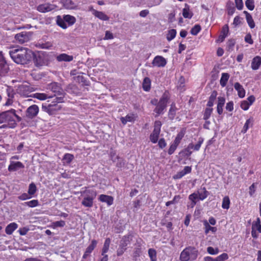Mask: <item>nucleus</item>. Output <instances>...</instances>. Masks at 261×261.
I'll return each mask as SVG.
<instances>
[{
	"label": "nucleus",
	"mask_w": 261,
	"mask_h": 261,
	"mask_svg": "<svg viewBox=\"0 0 261 261\" xmlns=\"http://www.w3.org/2000/svg\"><path fill=\"white\" fill-rule=\"evenodd\" d=\"M166 64V60L161 56H157L155 57L152 62V65L153 67H163L165 66Z\"/></svg>",
	"instance_id": "4468645a"
},
{
	"label": "nucleus",
	"mask_w": 261,
	"mask_h": 261,
	"mask_svg": "<svg viewBox=\"0 0 261 261\" xmlns=\"http://www.w3.org/2000/svg\"><path fill=\"white\" fill-rule=\"evenodd\" d=\"M162 125V122L159 120L154 122L153 130L149 136L150 140L152 143H156L158 142Z\"/></svg>",
	"instance_id": "0eeeda50"
},
{
	"label": "nucleus",
	"mask_w": 261,
	"mask_h": 261,
	"mask_svg": "<svg viewBox=\"0 0 261 261\" xmlns=\"http://www.w3.org/2000/svg\"><path fill=\"white\" fill-rule=\"evenodd\" d=\"M245 5L246 7L250 10H253L254 8V0H246Z\"/></svg>",
	"instance_id": "a18cd8bd"
},
{
	"label": "nucleus",
	"mask_w": 261,
	"mask_h": 261,
	"mask_svg": "<svg viewBox=\"0 0 261 261\" xmlns=\"http://www.w3.org/2000/svg\"><path fill=\"white\" fill-rule=\"evenodd\" d=\"M53 225L54 228L58 227H62L65 225V222L63 220L56 221L53 223Z\"/></svg>",
	"instance_id": "8fccbe9b"
},
{
	"label": "nucleus",
	"mask_w": 261,
	"mask_h": 261,
	"mask_svg": "<svg viewBox=\"0 0 261 261\" xmlns=\"http://www.w3.org/2000/svg\"><path fill=\"white\" fill-rule=\"evenodd\" d=\"M30 97L36 98L40 100H44L47 98H53V96L49 94L36 93L33 94H31Z\"/></svg>",
	"instance_id": "a211bd4d"
},
{
	"label": "nucleus",
	"mask_w": 261,
	"mask_h": 261,
	"mask_svg": "<svg viewBox=\"0 0 261 261\" xmlns=\"http://www.w3.org/2000/svg\"><path fill=\"white\" fill-rule=\"evenodd\" d=\"M130 242V237L129 236H124L122 240H121V242L120 243V244L119 246L123 247V248H126V246Z\"/></svg>",
	"instance_id": "58836bf2"
},
{
	"label": "nucleus",
	"mask_w": 261,
	"mask_h": 261,
	"mask_svg": "<svg viewBox=\"0 0 261 261\" xmlns=\"http://www.w3.org/2000/svg\"><path fill=\"white\" fill-rule=\"evenodd\" d=\"M176 108L175 104H172L169 111L168 116L170 119L173 120L176 114Z\"/></svg>",
	"instance_id": "2f4dec72"
},
{
	"label": "nucleus",
	"mask_w": 261,
	"mask_h": 261,
	"mask_svg": "<svg viewBox=\"0 0 261 261\" xmlns=\"http://www.w3.org/2000/svg\"><path fill=\"white\" fill-rule=\"evenodd\" d=\"M141 253V248L140 245H138L134 249L133 252V258L134 260H137V258L140 256Z\"/></svg>",
	"instance_id": "ea45409f"
},
{
	"label": "nucleus",
	"mask_w": 261,
	"mask_h": 261,
	"mask_svg": "<svg viewBox=\"0 0 261 261\" xmlns=\"http://www.w3.org/2000/svg\"><path fill=\"white\" fill-rule=\"evenodd\" d=\"M83 200L82 204L85 207H91L93 205V200L96 198L97 192L93 189H86L81 192Z\"/></svg>",
	"instance_id": "f03ea898"
},
{
	"label": "nucleus",
	"mask_w": 261,
	"mask_h": 261,
	"mask_svg": "<svg viewBox=\"0 0 261 261\" xmlns=\"http://www.w3.org/2000/svg\"><path fill=\"white\" fill-rule=\"evenodd\" d=\"M193 13L190 9L189 6L188 5H185V8L182 9V16L185 18L190 19L193 16Z\"/></svg>",
	"instance_id": "393cba45"
},
{
	"label": "nucleus",
	"mask_w": 261,
	"mask_h": 261,
	"mask_svg": "<svg viewBox=\"0 0 261 261\" xmlns=\"http://www.w3.org/2000/svg\"><path fill=\"white\" fill-rule=\"evenodd\" d=\"M17 227H18V225L16 223H15V222L11 223L10 224L8 225L7 226V227H6V229H5L6 233L7 234H9V235L11 234L13 232V231L15 229H16Z\"/></svg>",
	"instance_id": "a878e982"
},
{
	"label": "nucleus",
	"mask_w": 261,
	"mask_h": 261,
	"mask_svg": "<svg viewBox=\"0 0 261 261\" xmlns=\"http://www.w3.org/2000/svg\"><path fill=\"white\" fill-rule=\"evenodd\" d=\"M61 2L63 7L67 9H75L77 7L71 0H61Z\"/></svg>",
	"instance_id": "f3484780"
},
{
	"label": "nucleus",
	"mask_w": 261,
	"mask_h": 261,
	"mask_svg": "<svg viewBox=\"0 0 261 261\" xmlns=\"http://www.w3.org/2000/svg\"><path fill=\"white\" fill-rule=\"evenodd\" d=\"M17 92L23 97H30V94L34 91L33 88L27 85H22L17 88Z\"/></svg>",
	"instance_id": "9d476101"
},
{
	"label": "nucleus",
	"mask_w": 261,
	"mask_h": 261,
	"mask_svg": "<svg viewBox=\"0 0 261 261\" xmlns=\"http://www.w3.org/2000/svg\"><path fill=\"white\" fill-rule=\"evenodd\" d=\"M198 250L193 247L189 246L184 249L180 255L181 261L195 260L198 256Z\"/></svg>",
	"instance_id": "20e7f679"
},
{
	"label": "nucleus",
	"mask_w": 261,
	"mask_h": 261,
	"mask_svg": "<svg viewBox=\"0 0 261 261\" xmlns=\"http://www.w3.org/2000/svg\"><path fill=\"white\" fill-rule=\"evenodd\" d=\"M185 132L184 131H181L179 132L176 136L173 143L175 144L178 145L179 143L180 142L181 140L184 137Z\"/></svg>",
	"instance_id": "a19ab883"
},
{
	"label": "nucleus",
	"mask_w": 261,
	"mask_h": 261,
	"mask_svg": "<svg viewBox=\"0 0 261 261\" xmlns=\"http://www.w3.org/2000/svg\"><path fill=\"white\" fill-rule=\"evenodd\" d=\"M151 81L149 77H146L144 79L142 87L144 91H148L150 89Z\"/></svg>",
	"instance_id": "c756f323"
},
{
	"label": "nucleus",
	"mask_w": 261,
	"mask_h": 261,
	"mask_svg": "<svg viewBox=\"0 0 261 261\" xmlns=\"http://www.w3.org/2000/svg\"><path fill=\"white\" fill-rule=\"evenodd\" d=\"M201 30V27L199 24H196L191 30V33L193 35H197Z\"/></svg>",
	"instance_id": "37998d69"
},
{
	"label": "nucleus",
	"mask_w": 261,
	"mask_h": 261,
	"mask_svg": "<svg viewBox=\"0 0 261 261\" xmlns=\"http://www.w3.org/2000/svg\"><path fill=\"white\" fill-rule=\"evenodd\" d=\"M189 199L191 201V203L190 204L191 207H193L196 204L198 197L197 194L193 193L189 195Z\"/></svg>",
	"instance_id": "473e14b6"
},
{
	"label": "nucleus",
	"mask_w": 261,
	"mask_h": 261,
	"mask_svg": "<svg viewBox=\"0 0 261 261\" xmlns=\"http://www.w3.org/2000/svg\"><path fill=\"white\" fill-rule=\"evenodd\" d=\"M207 252L212 255H215L218 253L219 249L218 248L214 249L212 247H208L207 248Z\"/></svg>",
	"instance_id": "09e8293b"
},
{
	"label": "nucleus",
	"mask_w": 261,
	"mask_h": 261,
	"mask_svg": "<svg viewBox=\"0 0 261 261\" xmlns=\"http://www.w3.org/2000/svg\"><path fill=\"white\" fill-rule=\"evenodd\" d=\"M203 142V139L201 138H199L197 143L195 145H194V150L196 151L199 150Z\"/></svg>",
	"instance_id": "052dcab7"
},
{
	"label": "nucleus",
	"mask_w": 261,
	"mask_h": 261,
	"mask_svg": "<svg viewBox=\"0 0 261 261\" xmlns=\"http://www.w3.org/2000/svg\"><path fill=\"white\" fill-rule=\"evenodd\" d=\"M236 7L239 10H242L243 8V3L242 0H235Z\"/></svg>",
	"instance_id": "680f3d73"
},
{
	"label": "nucleus",
	"mask_w": 261,
	"mask_h": 261,
	"mask_svg": "<svg viewBox=\"0 0 261 261\" xmlns=\"http://www.w3.org/2000/svg\"><path fill=\"white\" fill-rule=\"evenodd\" d=\"M261 64V57L259 56L255 57L251 62V68L253 70H257Z\"/></svg>",
	"instance_id": "4be33fe9"
},
{
	"label": "nucleus",
	"mask_w": 261,
	"mask_h": 261,
	"mask_svg": "<svg viewBox=\"0 0 261 261\" xmlns=\"http://www.w3.org/2000/svg\"><path fill=\"white\" fill-rule=\"evenodd\" d=\"M8 99L5 104V105L7 106L12 105L13 101V94H10V93H9L8 94Z\"/></svg>",
	"instance_id": "864d4df0"
},
{
	"label": "nucleus",
	"mask_w": 261,
	"mask_h": 261,
	"mask_svg": "<svg viewBox=\"0 0 261 261\" xmlns=\"http://www.w3.org/2000/svg\"><path fill=\"white\" fill-rule=\"evenodd\" d=\"M9 70V65L6 62L2 51H0V75H5Z\"/></svg>",
	"instance_id": "9b49d317"
},
{
	"label": "nucleus",
	"mask_w": 261,
	"mask_h": 261,
	"mask_svg": "<svg viewBox=\"0 0 261 261\" xmlns=\"http://www.w3.org/2000/svg\"><path fill=\"white\" fill-rule=\"evenodd\" d=\"M235 43L236 41L234 39H229L227 42V47L228 48V50H232Z\"/></svg>",
	"instance_id": "603ef678"
},
{
	"label": "nucleus",
	"mask_w": 261,
	"mask_h": 261,
	"mask_svg": "<svg viewBox=\"0 0 261 261\" xmlns=\"http://www.w3.org/2000/svg\"><path fill=\"white\" fill-rule=\"evenodd\" d=\"M229 78V74L228 73H222L220 81V85L224 87L226 85L227 81Z\"/></svg>",
	"instance_id": "c85d7f7f"
},
{
	"label": "nucleus",
	"mask_w": 261,
	"mask_h": 261,
	"mask_svg": "<svg viewBox=\"0 0 261 261\" xmlns=\"http://www.w3.org/2000/svg\"><path fill=\"white\" fill-rule=\"evenodd\" d=\"M92 12V14L95 17L98 18L99 19L102 20L107 21L109 19V17L102 12L98 11L96 10H93Z\"/></svg>",
	"instance_id": "b1692460"
},
{
	"label": "nucleus",
	"mask_w": 261,
	"mask_h": 261,
	"mask_svg": "<svg viewBox=\"0 0 261 261\" xmlns=\"http://www.w3.org/2000/svg\"><path fill=\"white\" fill-rule=\"evenodd\" d=\"M30 230L29 228L27 227H24L22 228H20L18 230V232L21 236L25 235Z\"/></svg>",
	"instance_id": "4d7b16f0"
},
{
	"label": "nucleus",
	"mask_w": 261,
	"mask_h": 261,
	"mask_svg": "<svg viewBox=\"0 0 261 261\" xmlns=\"http://www.w3.org/2000/svg\"><path fill=\"white\" fill-rule=\"evenodd\" d=\"M15 118L18 119L19 120H20V118L16 114L15 110L11 109L10 111L3 112L0 114V123L10 122L11 124L13 125L15 124Z\"/></svg>",
	"instance_id": "39448f33"
},
{
	"label": "nucleus",
	"mask_w": 261,
	"mask_h": 261,
	"mask_svg": "<svg viewBox=\"0 0 261 261\" xmlns=\"http://www.w3.org/2000/svg\"><path fill=\"white\" fill-rule=\"evenodd\" d=\"M158 145L159 147L161 149L165 147L166 146V143L165 139L164 138H161L160 139L158 142Z\"/></svg>",
	"instance_id": "e2e57ef3"
},
{
	"label": "nucleus",
	"mask_w": 261,
	"mask_h": 261,
	"mask_svg": "<svg viewBox=\"0 0 261 261\" xmlns=\"http://www.w3.org/2000/svg\"><path fill=\"white\" fill-rule=\"evenodd\" d=\"M213 109L212 108H207L206 109L204 114V119L206 120L209 118L210 117L211 113L212 112Z\"/></svg>",
	"instance_id": "5fc2aeb1"
},
{
	"label": "nucleus",
	"mask_w": 261,
	"mask_h": 261,
	"mask_svg": "<svg viewBox=\"0 0 261 261\" xmlns=\"http://www.w3.org/2000/svg\"><path fill=\"white\" fill-rule=\"evenodd\" d=\"M9 54L16 63L22 65L29 64L35 57V54L31 50L22 47L12 48Z\"/></svg>",
	"instance_id": "f257e3e1"
},
{
	"label": "nucleus",
	"mask_w": 261,
	"mask_h": 261,
	"mask_svg": "<svg viewBox=\"0 0 261 261\" xmlns=\"http://www.w3.org/2000/svg\"><path fill=\"white\" fill-rule=\"evenodd\" d=\"M63 19L64 21L68 22L70 25L73 24L75 22V17L69 15H65Z\"/></svg>",
	"instance_id": "e433bc0d"
},
{
	"label": "nucleus",
	"mask_w": 261,
	"mask_h": 261,
	"mask_svg": "<svg viewBox=\"0 0 261 261\" xmlns=\"http://www.w3.org/2000/svg\"><path fill=\"white\" fill-rule=\"evenodd\" d=\"M234 89L237 91L238 96L240 98H243L245 95V90L243 86L239 83H236L234 85Z\"/></svg>",
	"instance_id": "412c9836"
},
{
	"label": "nucleus",
	"mask_w": 261,
	"mask_h": 261,
	"mask_svg": "<svg viewBox=\"0 0 261 261\" xmlns=\"http://www.w3.org/2000/svg\"><path fill=\"white\" fill-rule=\"evenodd\" d=\"M250 106L248 101L244 100L241 102V108L244 110L246 111L249 109Z\"/></svg>",
	"instance_id": "13d9d810"
},
{
	"label": "nucleus",
	"mask_w": 261,
	"mask_h": 261,
	"mask_svg": "<svg viewBox=\"0 0 261 261\" xmlns=\"http://www.w3.org/2000/svg\"><path fill=\"white\" fill-rule=\"evenodd\" d=\"M25 204L31 207H34L38 205V201L37 200H32L25 202Z\"/></svg>",
	"instance_id": "de8ad7c7"
},
{
	"label": "nucleus",
	"mask_w": 261,
	"mask_h": 261,
	"mask_svg": "<svg viewBox=\"0 0 261 261\" xmlns=\"http://www.w3.org/2000/svg\"><path fill=\"white\" fill-rule=\"evenodd\" d=\"M176 35V31L175 29H171L168 31V32L167 34V39L168 41H171L173 39Z\"/></svg>",
	"instance_id": "c9c22d12"
},
{
	"label": "nucleus",
	"mask_w": 261,
	"mask_h": 261,
	"mask_svg": "<svg viewBox=\"0 0 261 261\" xmlns=\"http://www.w3.org/2000/svg\"><path fill=\"white\" fill-rule=\"evenodd\" d=\"M245 41L248 43L250 44H252L253 43V40L251 38V35L250 34H247L245 37Z\"/></svg>",
	"instance_id": "69168bd1"
},
{
	"label": "nucleus",
	"mask_w": 261,
	"mask_h": 261,
	"mask_svg": "<svg viewBox=\"0 0 261 261\" xmlns=\"http://www.w3.org/2000/svg\"><path fill=\"white\" fill-rule=\"evenodd\" d=\"M217 96V92L215 90L212 91L211 96L209 97V100L207 102V106L211 107L213 106L214 102Z\"/></svg>",
	"instance_id": "7c9ffc66"
},
{
	"label": "nucleus",
	"mask_w": 261,
	"mask_h": 261,
	"mask_svg": "<svg viewBox=\"0 0 261 261\" xmlns=\"http://www.w3.org/2000/svg\"><path fill=\"white\" fill-rule=\"evenodd\" d=\"M242 19V18L238 16L235 17L233 19V24H234L235 26L240 24Z\"/></svg>",
	"instance_id": "338daca9"
},
{
	"label": "nucleus",
	"mask_w": 261,
	"mask_h": 261,
	"mask_svg": "<svg viewBox=\"0 0 261 261\" xmlns=\"http://www.w3.org/2000/svg\"><path fill=\"white\" fill-rule=\"evenodd\" d=\"M137 118V116L134 114L127 115L125 117H121L120 120L124 125L126 124L128 122H134Z\"/></svg>",
	"instance_id": "aec40b11"
},
{
	"label": "nucleus",
	"mask_w": 261,
	"mask_h": 261,
	"mask_svg": "<svg viewBox=\"0 0 261 261\" xmlns=\"http://www.w3.org/2000/svg\"><path fill=\"white\" fill-rule=\"evenodd\" d=\"M57 8V6L56 5L47 3L38 5L37 10L41 13H46L53 11Z\"/></svg>",
	"instance_id": "f8f14e48"
},
{
	"label": "nucleus",
	"mask_w": 261,
	"mask_h": 261,
	"mask_svg": "<svg viewBox=\"0 0 261 261\" xmlns=\"http://www.w3.org/2000/svg\"><path fill=\"white\" fill-rule=\"evenodd\" d=\"M73 59V57L72 56H69L66 54H61L57 57V60L59 62H70Z\"/></svg>",
	"instance_id": "5701e85b"
},
{
	"label": "nucleus",
	"mask_w": 261,
	"mask_h": 261,
	"mask_svg": "<svg viewBox=\"0 0 261 261\" xmlns=\"http://www.w3.org/2000/svg\"><path fill=\"white\" fill-rule=\"evenodd\" d=\"M37 188L36 185L34 183H31L29 185L28 194L31 195H34L36 192Z\"/></svg>",
	"instance_id": "c03bdc74"
},
{
	"label": "nucleus",
	"mask_w": 261,
	"mask_h": 261,
	"mask_svg": "<svg viewBox=\"0 0 261 261\" xmlns=\"http://www.w3.org/2000/svg\"><path fill=\"white\" fill-rule=\"evenodd\" d=\"M39 112V107L36 105H33L30 106L26 111V116L31 119L35 117Z\"/></svg>",
	"instance_id": "ddd939ff"
},
{
	"label": "nucleus",
	"mask_w": 261,
	"mask_h": 261,
	"mask_svg": "<svg viewBox=\"0 0 261 261\" xmlns=\"http://www.w3.org/2000/svg\"><path fill=\"white\" fill-rule=\"evenodd\" d=\"M180 198V197L179 195H176L174 196L172 200L167 201L166 203V205L168 206L171 204H175L178 202Z\"/></svg>",
	"instance_id": "49530a36"
},
{
	"label": "nucleus",
	"mask_w": 261,
	"mask_h": 261,
	"mask_svg": "<svg viewBox=\"0 0 261 261\" xmlns=\"http://www.w3.org/2000/svg\"><path fill=\"white\" fill-rule=\"evenodd\" d=\"M185 83V80L183 77H181L180 79L179 80L178 85H177V88L180 90L182 91L184 89V87L185 86L184 85Z\"/></svg>",
	"instance_id": "6e6d98bb"
},
{
	"label": "nucleus",
	"mask_w": 261,
	"mask_h": 261,
	"mask_svg": "<svg viewBox=\"0 0 261 261\" xmlns=\"http://www.w3.org/2000/svg\"><path fill=\"white\" fill-rule=\"evenodd\" d=\"M253 122V118L250 117L247 119L243 126L242 132L245 133L249 127V126H252Z\"/></svg>",
	"instance_id": "72a5a7b5"
},
{
	"label": "nucleus",
	"mask_w": 261,
	"mask_h": 261,
	"mask_svg": "<svg viewBox=\"0 0 261 261\" xmlns=\"http://www.w3.org/2000/svg\"><path fill=\"white\" fill-rule=\"evenodd\" d=\"M228 31H229L228 26L227 24H226V25H224L223 27L222 28V31L221 32V34H222V35H225V36H227Z\"/></svg>",
	"instance_id": "0e129e2a"
},
{
	"label": "nucleus",
	"mask_w": 261,
	"mask_h": 261,
	"mask_svg": "<svg viewBox=\"0 0 261 261\" xmlns=\"http://www.w3.org/2000/svg\"><path fill=\"white\" fill-rule=\"evenodd\" d=\"M230 200L228 196L223 198L222 204V207L224 209L228 210L229 208Z\"/></svg>",
	"instance_id": "4c0bfd02"
},
{
	"label": "nucleus",
	"mask_w": 261,
	"mask_h": 261,
	"mask_svg": "<svg viewBox=\"0 0 261 261\" xmlns=\"http://www.w3.org/2000/svg\"><path fill=\"white\" fill-rule=\"evenodd\" d=\"M178 146L177 145L175 144V143H173L170 146V148L168 150V154L171 155L173 153L174 151L176 150L177 147Z\"/></svg>",
	"instance_id": "bf43d9fd"
},
{
	"label": "nucleus",
	"mask_w": 261,
	"mask_h": 261,
	"mask_svg": "<svg viewBox=\"0 0 261 261\" xmlns=\"http://www.w3.org/2000/svg\"><path fill=\"white\" fill-rule=\"evenodd\" d=\"M203 225L205 228V234H207L210 231H212L213 232H215L217 230V228L215 227H212L210 225L208 222L207 220H204L203 221Z\"/></svg>",
	"instance_id": "cd10ccee"
},
{
	"label": "nucleus",
	"mask_w": 261,
	"mask_h": 261,
	"mask_svg": "<svg viewBox=\"0 0 261 261\" xmlns=\"http://www.w3.org/2000/svg\"><path fill=\"white\" fill-rule=\"evenodd\" d=\"M73 159L74 156L73 154L70 153H66L64 154L63 158V163L69 164L71 162Z\"/></svg>",
	"instance_id": "f704fd0d"
},
{
	"label": "nucleus",
	"mask_w": 261,
	"mask_h": 261,
	"mask_svg": "<svg viewBox=\"0 0 261 261\" xmlns=\"http://www.w3.org/2000/svg\"><path fill=\"white\" fill-rule=\"evenodd\" d=\"M244 13L245 14L246 20L249 27L251 29L254 28L255 27V23L251 15L246 11H244Z\"/></svg>",
	"instance_id": "bb28decb"
},
{
	"label": "nucleus",
	"mask_w": 261,
	"mask_h": 261,
	"mask_svg": "<svg viewBox=\"0 0 261 261\" xmlns=\"http://www.w3.org/2000/svg\"><path fill=\"white\" fill-rule=\"evenodd\" d=\"M148 255L151 261H156V251L152 248L148 250Z\"/></svg>",
	"instance_id": "79ce46f5"
},
{
	"label": "nucleus",
	"mask_w": 261,
	"mask_h": 261,
	"mask_svg": "<svg viewBox=\"0 0 261 261\" xmlns=\"http://www.w3.org/2000/svg\"><path fill=\"white\" fill-rule=\"evenodd\" d=\"M96 245L97 241L95 240H92L91 244L87 248L86 251L83 256V258L85 259L86 258L95 248Z\"/></svg>",
	"instance_id": "6ab92c4d"
},
{
	"label": "nucleus",
	"mask_w": 261,
	"mask_h": 261,
	"mask_svg": "<svg viewBox=\"0 0 261 261\" xmlns=\"http://www.w3.org/2000/svg\"><path fill=\"white\" fill-rule=\"evenodd\" d=\"M98 199L102 202L107 203L109 206L111 205L113 203L114 201V198L112 196L104 194H101L99 196Z\"/></svg>",
	"instance_id": "dca6fc26"
},
{
	"label": "nucleus",
	"mask_w": 261,
	"mask_h": 261,
	"mask_svg": "<svg viewBox=\"0 0 261 261\" xmlns=\"http://www.w3.org/2000/svg\"><path fill=\"white\" fill-rule=\"evenodd\" d=\"M32 33L30 32H22L18 33L15 36V39L17 42L23 44L27 42L31 39Z\"/></svg>",
	"instance_id": "1a4fd4ad"
},
{
	"label": "nucleus",
	"mask_w": 261,
	"mask_h": 261,
	"mask_svg": "<svg viewBox=\"0 0 261 261\" xmlns=\"http://www.w3.org/2000/svg\"><path fill=\"white\" fill-rule=\"evenodd\" d=\"M62 102H63V96L56 97L51 103L42 105V109L49 115H53L61 109V107L58 103Z\"/></svg>",
	"instance_id": "7ed1b4c3"
},
{
	"label": "nucleus",
	"mask_w": 261,
	"mask_h": 261,
	"mask_svg": "<svg viewBox=\"0 0 261 261\" xmlns=\"http://www.w3.org/2000/svg\"><path fill=\"white\" fill-rule=\"evenodd\" d=\"M24 167L23 164L20 162L10 161V164L8 166V170L10 172L16 171L19 169Z\"/></svg>",
	"instance_id": "2eb2a0df"
},
{
	"label": "nucleus",
	"mask_w": 261,
	"mask_h": 261,
	"mask_svg": "<svg viewBox=\"0 0 261 261\" xmlns=\"http://www.w3.org/2000/svg\"><path fill=\"white\" fill-rule=\"evenodd\" d=\"M116 160H117V162L116 163V166L118 167L121 168L124 165V161L122 158L119 157L118 156H116Z\"/></svg>",
	"instance_id": "3c124183"
},
{
	"label": "nucleus",
	"mask_w": 261,
	"mask_h": 261,
	"mask_svg": "<svg viewBox=\"0 0 261 261\" xmlns=\"http://www.w3.org/2000/svg\"><path fill=\"white\" fill-rule=\"evenodd\" d=\"M169 98L168 94L164 93L163 94L154 110V112L156 114L155 117L158 116L163 113L164 110L167 107Z\"/></svg>",
	"instance_id": "423d86ee"
},
{
	"label": "nucleus",
	"mask_w": 261,
	"mask_h": 261,
	"mask_svg": "<svg viewBox=\"0 0 261 261\" xmlns=\"http://www.w3.org/2000/svg\"><path fill=\"white\" fill-rule=\"evenodd\" d=\"M126 248H123L120 246H119L118 249L117 250V256L122 255L124 251L126 250Z\"/></svg>",
	"instance_id": "774afa93"
},
{
	"label": "nucleus",
	"mask_w": 261,
	"mask_h": 261,
	"mask_svg": "<svg viewBox=\"0 0 261 261\" xmlns=\"http://www.w3.org/2000/svg\"><path fill=\"white\" fill-rule=\"evenodd\" d=\"M47 89L50 90L54 93V95H52L53 97L63 96L64 95L63 90L57 83H53L48 85Z\"/></svg>",
	"instance_id": "6e6552de"
}]
</instances>
